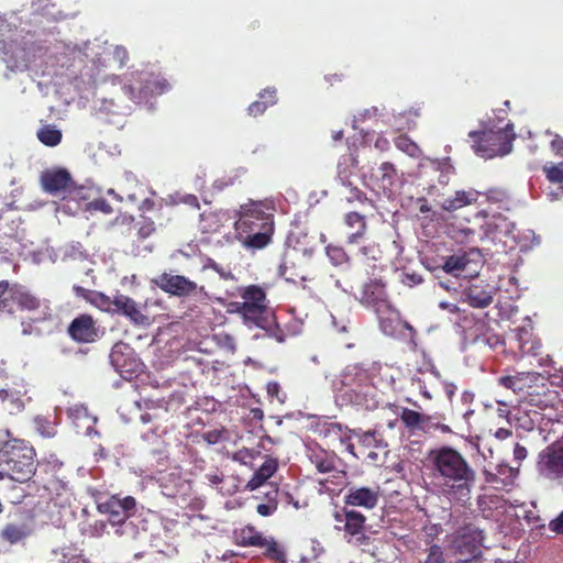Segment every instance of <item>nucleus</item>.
<instances>
[{"mask_svg":"<svg viewBox=\"0 0 563 563\" xmlns=\"http://www.w3.org/2000/svg\"><path fill=\"white\" fill-rule=\"evenodd\" d=\"M434 487L449 501L465 506L472 498L477 473L468 460L456 449L443 445L428 454Z\"/></svg>","mask_w":563,"mask_h":563,"instance_id":"f257e3e1","label":"nucleus"},{"mask_svg":"<svg viewBox=\"0 0 563 563\" xmlns=\"http://www.w3.org/2000/svg\"><path fill=\"white\" fill-rule=\"evenodd\" d=\"M235 238L247 250H262L273 239L274 214L261 202H251L241 207L235 221Z\"/></svg>","mask_w":563,"mask_h":563,"instance_id":"f03ea898","label":"nucleus"},{"mask_svg":"<svg viewBox=\"0 0 563 563\" xmlns=\"http://www.w3.org/2000/svg\"><path fill=\"white\" fill-rule=\"evenodd\" d=\"M7 440L0 445V479L18 483L31 481L37 471L36 451L26 440L14 438L5 430Z\"/></svg>","mask_w":563,"mask_h":563,"instance_id":"7ed1b4c3","label":"nucleus"},{"mask_svg":"<svg viewBox=\"0 0 563 563\" xmlns=\"http://www.w3.org/2000/svg\"><path fill=\"white\" fill-rule=\"evenodd\" d=\"M31 31L16 30L12 35L0 41L2 62L11 70H26L34 60L40 45Z\"/></svg>","mask_w":563,"mask_h":563,"instance_id":"20e7f679","label":"nucleus"},{"mask_svg":"<svg viewBox=\"0 0 563 563\" xmlns=\"http://www.w3.org/2000/svg\"><path fill=\"white\" fill-rule=\"evenodd\" d=\"M468 136L473 140L472 148L478 156L492 158L510 153L516 134L514 125L507 123L498 130L471 131Z\"/></svg>","mask_w":563,"mask_h":563,"instance_id":"39448f33","label":"nucleus"},{"mask_svg":"<svg viewBox=\"0 0 563 563\" xmlns=\"http://www.w3.org/2000/svg\"><path fill=\"white\" fill-rule=\"evenodd\" d=\"M484 534L474 525L461 527L452 541V548L457 556V563H482Z\"/></svg>","mask_w":563,"mask_h":563,"instance_id":"423d86ee","label":"nucleus"},{"mask_svg":"<svg viewBox=\"0 0 563 563\" xmlns=\"http://www.w3.org/2000/svg\"><path fill=\"white\" fill-rule=\"evenodd\" d=\"M245 310V323L262 327L267 312V298L265 290L258 285H249L239 290Z\"/></svg>","mask_w":563,"mask_h":563,"instance_id":"0eeeda50","label":"nucleus"},{"mask_svg":"<svg viewBox=\"0 0 563 563\" xmlns=\"http://www.w3.org/2000/svg\"><path fill=\"white\" fill-rule=\"evenodd\" d=\"M109 358L115 372L126 380H131L142 372L143 363L128 343L117 342L111 349Z\"/></svg>","mask_w":563,"mask_h":563,"instance_id":"6e6552de","label":"nucleus"},{"mask_svg":"<svg viewBox=\"0 0 563 563\" xmlns=\"http://www.w3.org/2000/svg\"><path fill=\"white\" fill-rule=\"evenodd\" d=\"M371 385L368 372L357 365L346 366L340 374L335 386L344 391L352 401H357L358 397Z\"/></svg>","mask_w":563,"mask_h":563,"instance_id":"1a4fd4ad","label":"nucleus"},{"mask_svg":"<svg viewBox=\"0 0 563 563\" xmlns=\"http://www.w3.org/2000/svg\"><path fill=\"white\" fill-rule=\"evenodd\" d=\"M153 282L161 290L170 296L189 297L198 294L207 296L203 286H198L197 283L184 275L162 273Z\"/></svg>","mask_w":563,"mask_h":563,"instance_id":"9d476101","label":"nucleus"},{"mask_svg":"<svg viewBox=\"0 0 563 563\" xmlns=\"http://www.w3.org/2000/svg\"><path fill=\"white\" fill-rule=\"evenodd\" d=\"M537 470L547 479L563 478V442H554L539 453Z\"/></svg>","mask_w":563,"mask_h":563,"instance_id":"9b49d317","label":"nucleus"},{"mask_svg":"<svg viewBox=\"0 0 563 563\" xmlns=\"http://www.w3.org/2000/svg\"><path fill=\"white\" fill-rule=\"evenodd\" d=\"M98 511L109 516L111 525L122 526L129 518L134 516L136 511V500L132 496L120 498L118 495H112L103 503H99Z\"/></svg>","mask_w":563,"mask_h":563,"instance_id":"f8f14e48","label":"nucleus"},{"mask_svg":"<svg viewBox=\"0 0 563 563\" xmlns=\"http://www.w3.org/2000/svg\"><path fill=\"white\" fill-rule=\"evenodd\" d=\"M360 302L371 308L375 313H383L390 310V301L386 290V283L380 277L371 278L363 285Z\"/></svg>","mask_w":563,"mask_h":563,"instance_id":"ddd939ff","label":"nucleus"},{"mask_svg":"<svg viewBox=\"0 0 563 563\" xmlns=\"http://www.w3.org/2000/svg\"><path fill=\"white\" fill-rule=\"evenodd\" d=\"M11 303H15L21 310L40 311L41 317L36 319L37 321H44L52 317L49 306L20 284L11 286Z\"/></svg>","mask_w":563,"mask_h":563,"instance_id":"4468645a","label":"nucleus"},{"mask_svg":"<svg viewBox=\"0 0 563 563\" xmlns=\"http://www.w3.org/2000/svg\"><path fill=\"white\" fill-rule=\"evenodd\" d=\"M369 180L373 190L391 197L400 183V176L394 164L384 162L373 170Z\"/></svg>","mask_w":563,"mask_h":563,"instance_id":"2eb2a0df","label":"nucleus"},{"mask_svg":"<svg viewBox=\"0 0 563 563\" xmlns=\"http://www.w3.org/2000/svg\"><path fill=\"white\" fill-rule=\"evenodd\" d=\"M67 334L77 343H93L99 339L100 330L92 316L81 313L69 323Z\"/></svg>","mask_w":563,"mask_h":563,"instance_id":"dca6fc26","label":"nucleus"},{"mask_svg":"<svg viewBox=\"0 0 563 563\" xmlns=\"http://www.w3.org/2000/svg\"><path fill=\"white\" fill-rule=\"evenodd\" d=\"M112 302V312L125 317L132 324L145 325L150 323L148 317L133 298L123 294H117Z\"/></svg>","mask_w":563,"mask_h":563,"instance_id":"f3484780","label":"nucleus"},{"mask_svg":"<svg viewBox=\"0 0 563 563\" xmlns=\"http://www.w3.org/2000/svg\"><path fill=\"white\" fill-rule=\"evenodd\" d=\"M379 486H352L344 495V504L353 507H363L365 509H374L379 501Z\"/></svg>","mask_w":563,"mask_h":563,"instance_id":"a211bd4d","label":"nucleus"},{"mask_svg":"<svg viewBox=\"0 0 563 563\" xmlns=\"http://www.w3.org/2000/svg\"><path fill=\"white\" fill-rule=\"evenodd\" d=\"M158 482L167 497L185 496L190 490V482L184 477L179 467L161 473Z\"/></svg>","mask_w":563,"mask_h":563,"instance_id":"6ab92c4d","label":"nucleus"},{"mask_svg":"<svg viewBox=\"0 0 563 563\" xmlns=\"http://www.w3.org/2000/svg\"><path fill=\"white\" fill-rule=\"evenodd\" d=\"M40 183L45 192L55 195L67 190L73 185L71 175L64 168L44 170L40 176Z\"/></svg>","mask_w":563,"mask_h":563,"instance_id":"aec40b11","label":"nucleus"},{"mask_svg":"<svg viewBox=\"0 0 563 563\" xmlns=\"http://www.w3.org/2000/svg\"><path fill=\"white\" fill-rule=\"evenodd\" d=\"M465 301L473 308H486L494 299V287L484 280H475L463 292Z\"/></svg>","mask_w":563,"mask_h":563,"instance_id":"412c9836","label":"nucleus"},{"mask_svg":"<svg viewBox=\"0 0 563 563\" xmlns=\"http://www.w3.org/2000/svg\"><path fill=\"white\" fill-rule=\"evenodd\" d=\"M308 459L319 473L325 474L336 470L338 455L316 445L308 449Z\"/></svg>","mask_w":563,"mask_h":563,"instance_id":"4be33fe9","label":"nucleus"},{"mask_svg":"<svg viewBox=\"0 0 563 563\" xmlns=\"http://www.w3.org/2000/svg\"><path fill=\"white\" fill-rule=\"evenodd\" d=\"M145 70H137L131 74L128 82L123 86V91L130 100L135 103L147 101L144 80H146Z\"/></svg>","mask_w":563,"mask_h":563,"instance_id":"5701e85b","label":"nucleus"},{"mask_svg":"<svg viewBox=\"0 0 563 563\" xmlns=\"http://www.w3.org/2000/svg\"><path fill=\"white\" fill-rule=\"evenodd\" d=\"M336 521H344V531L351 537L364 534L366 517L356 510H343V515H335Z\"/></svg>","mask_w":563,"mask_h":563,"instance_id":"b1692460","label":"nucleus"},{"mask_svg":"<svg viewBox=\"0 0 563 563\" xmlns=\"http://www.w3.org/2000/svg\"><path fill=\"white\" fill-rule=\"evenodd\" d=\"M481 195L479 191L474 189L457 190L453 197L444 199L442 208L450 212L459 210L465 206L475 203Z\"/></svg>","mask_w":563,"mask_h":563,"instance_id":"393cba45","label":"nucleus"},{"mask_svg":"<svg viewBox=\"0 0 563 563\" xmlns=\"http://www.w3.org/2000/svg\"><path fill=\"white\" fill-rule=\"evenodd\" d=\"M278 462L274 457H266L265 462L255 471L246 487L254 490L269 479L277 471Z\"/></svg>","mask_w":563,"mask_h":563,"instance_id":"a878e982","label":"nucleus"},{"mask_svg":"<svg viewBox=\"0 0 563 563\" xmlns=\"http://www.w3.org/2000/svg\"><path fill=\"white\" fill-rule=\"evenodd\" d=\"M343 222L350 230L347 233V242L351 244L356 243L366 232L367 224L365 217L358 212H347L344 216Z\"/></svg>","mask_w":563,"mask_h":563,"instance_id":"bb28decb","label":"nucleus"},{"mask_svg":"<svg viewBox=\"0 0 563 563\" xmlns=\"http://www.w3.org/2000/svg\"><path fill=\"white\" fill-rule=\"evenodd\" d=\"M542 170L545 178L551 185H555L556 189L550 192L552 199L556 200L563 197V163H547Z\"/></svg>","mask_w":563,"mask_h":563,"instance_id":"cd10ccee","label":"nucleus"},{"mask_svg":"<svg viewBox=\"0 0 563 563\" xmlns=\"http://www.w3.org/2000/svg\"><path fill=\"white\" fill-rule=\"evenodd\" d=\"M31 533L32 528L30 525L25 522H9L3 527L0 536L3 541L9 542L10 544H15L27 538Z\"/></svg>","mask_w":563,"mask_h":563,"instance_id":"c85d7f7f","label":"nucleus"},{"mask_svg":"<svg viewBox=\"0 0 563 563\" xmlns=\"http://www.w3.org/2000/svg\"><path fill=\"white\" fill-rule=\"evenodd\" d=\"M236 544L241 547H264L265 537L253 526H245L234 531Z\"/></svg>","mask_w":563,"mask_h":563,"instance_id":"c756f323","label":"nucleus"},{"mask_svg":"<svg viewBox=\"0 0 563 563\" xmlns=\"http://www.w3.org/2000/svg\"><path fill=\"white\" fill-rule=\"evenodd\" d=\"M145 76H147L146 80H144L147 99L169 90V82L161 74L145 70Z\"/></svg>","mask_w":563,"mask_h":563,"instance_id":"7c9ffc66","label":"nucleus"},{"mask_svg":"<svg viewBox=\"0 0 563 563\" xmlns=\"http://www.w3.org/2000/svg\"><path fill=\"white\" fill-rule=\"evenodd\" d=\"M538 376L536 373L518 372L516 375L500 376L498 384L507 389H511L514 393L521 391L526 386V380L536 379Z\"/></svg>","mask_w":563,"mask_h":563,"instance_id":"2f4dec72","label":"nucleus"},{"mask_svg":"<svg viewBox=\"0 0 563 563\" xmlns=\"http://www.w3.org/2000/svg\"><path fill=\"white\" fill-rule=\"evenodd\" d=\"M278 273L279 276L289 283L296 284L298 280L305 279L301 272L295 267V262L288 253L284 254L282 263L279 264Z\"/></svg>","mask_w":563,"mask_h":563,"instance_id":"473e14b6","label":"nucleus"},{"mask_svg":"<svg viewBox=\"0 0 563 563\" xmlns=\"http://www.w3.org/2000/svg\"><path fill=\"white\" fill-rule=\"evenodd\" d=\"M470 263V258L466 252L455 253L444 260L442 268L445 273L452 275H459L463 272L467 264Z\"/></svg>","mask_w":563,"mask_h":563,"instance_id":"72a5a7b5","label":"nucleus"},{"mask_svg":"<svg viewBox=\"0 0 563 563\" xmlns=\"http://www.w3.org/2000/svg\"><path fill=\"white\" fill-rule=\"evenodd\" d=\"M352 434L354 438H356L360 442V444L365 449H379V448H386L387 444L378 438L377 431H363L362 429H355L352 431Z\"/></svg>","mask_w":563,"mask_h":563,"instance_id":"f704fd0d","label":"nucleus"},{"mask_svg":"<svg viewBox=\"0 0 563 563\" xmlns=\"http://www.w3.org/2000/svg\"><path fill=\"white\" fill-rule=\"evenodd\" d=\"M53 554L60 556V563H90L78 550L73 545H64L53 550Z\"/></svg>","mask_w":563,"mask_h":563,"instance_id":"c9c22d12","label":"nucleus"},{"mask_svg":"<svg viewBox=\"0 0 563 563\" xmlns=\"http://www.w3.org/2000/svg\"><path fill=\"white\" fill-rule=\"evenodd\" d=\"M36 136L42 144L49 147L58 145L63 137L62 132L52 124H46L38 129Z\"/></svg>","mask_w":563,"mask_h":563,"instance_id":"e433bc0d","label":"nucleus"},{"mask_svg":"<svg viewBox=\"0 0 563 563\" xmlns=\"http://www.w3.org/2000/svg\"><path fill=\"white\" fill-rule=\"evenodd\" d=\"M442 415L434 413V415H424L423 413V421L421 426V430L424 432L430 431H440L443 434L452 433V429L450 426L442 422Z\"/></svg>","mask_w":563,"mask_h":563,"instance_id":"4c0bfd02","label":"nucleus"},{"mask_svg":"<svg viewBox=\"0 0 563 563\" xmlns=\"http://www.w3.org/2000/svg\"><path fill=\"white\" fill-rule=\"evenodd\" d=\"M264 543V556L277 563H287L286 553L284 549L275 541V539L265 538Z\"/></svg>","mask_w":563,"mask_h":563,"instance_id":"58836bf2","label":"nucleus"},{"mask_svg":"<svg viewBox=\"0 0 563 563\" xmlns=\"http://www.w3.org/2000/svg\"><path fill=\"white\" fill-rule=\"evenodd\" d=\"M399 417L407 429L411 431L417 429L421 430L423 413H420L409 408H402Z\"/></svg>","mask_w":563,"mask_h":563,"instance_id":"ea45409f","label":"nucleus"},{"mask_svg":"<svg viewBox=\"0 0 563 563\" xmlns=\"http://www.w3.org/2000/svg\"><path fill=\"white\" fill-rule=\"evenodd\" d=\"M376 316L379 320L382 331L387 335H393L396 329V323H398V316L393 307L390 306L389 311L376 313Z\"/></svg>","mask_w":563,"mask_h":563,"instance_id":"a19ab883","label":"nucleus"},{"mask_svg":"<svg viewBox=\"0 0 563 563\" xmlns=\"http://www.w3.org/2000/svg\"><path fill=\"white\" fill-rule=\"evenodd\" d=\"M37 466H40L41 473L44 472L46 474H52L53 478L60 481L59 472L62 471L64 463L55 455H51L43 462H37Z\"/></svg>","mask_w":563,"mask_h":563,"instance_id":"79ce46f5","label":"nucleus"},{"mask_svg":"<svg viewBox=\"0 0 563 563\" xmlns=\"http://www.w3.org/2000/svg\"><path fill=\"white\" fill-rule=\"evenodd\" d=\"M277 495H278V489H273L271 493H267L266 494L267 503L257 505V507H256L257 514L263 517H268V516L274 515L278 507Z\"/></svg>","mask_w":563,"mask_h":563,"instance_id":"37998d69","label":"nucleus"},{"mask_svg":"<svg viewBox=\"0 0 563 563\" xmlns=\"http://www.w3.org/2000/svg\"><path fill=\"white\" fill-rule=\"evenodd\" d=\"M325 250L329 260L335 266L346 264L350 260L347 253L342 246L330 244Z\"/></svg>","mask_w":563,"mask_h":563,"instance_id":"c03bdc74","label":"nucleus"},{"mask_svg":"<svg viewBox=\"0 0 563 563\" xmlns=\"http://www.w3.org/2000/svg\"><path fill=\"white\" fill-rule=\"evenodd\" d=\"M89 297V301L98 307L99 309L106 312H112L113 310V298L111 299L109 296L101 291H91Z\"/></svg>","mask_w":563,"mask_h":563,"instance_id":"a18cd8bd","label":"nucleus"},{"mask_svg":"<svg viewBox=\"0 0 563 563\" xmlns=\"http://www.w3.org/2000/svg\"><path fill=\"white\" fill-rule=\"evenodd\" d=\"M11 286L8 280L0 282V311L13 312Z\"/></svg>","mask_w":563,"mask_h":563,"instance_id":"49530a36","label":"nucleus"},{"mask_svg":"<svg viewBox=\"0 0 563 563\" xmlns=\"http://www.w3.org/2000/svg\"><path fill=\"white\" fill-rule=\"evenodd\" d=\"M35 428L36 431L43 437V438H53L56 434L55 424L51 422L48 419L43 417H36L35 420Z\"/></svg>","mask_w":563,"mask_h":563,"instance_id":"de8ad7c7","label":"nucleus"},{"mask_svg":"<svg viewBox=\"0 0 563 563\" xmlns=\"http://www.w3.org/2000/svg\"><path fill=\"white\" fill-rule=\"evenodd\" d=\"M394 142L398 150L410 156H415L419 151L417 144L405 134L397 136Z\"/></svg>","mask_w":563,"mask_h":563,"instance_id":"09e8293b","label":"nucleus"},{"mask_svg":"<svg viewBox=\"0 0 563 563\" xmlns=\"http://www.w3.org/2000/svg\"><path fill=\"white\" fill-rule=\"evenodd\" d=\"M346 195H345V199L347 202L350 203H353V202H360V203H364L366 201H368V198L366 197V194L364 191H362L360 188L355 187V186H352V184H349L346 186Z\"/></svg>","mask_w":563,"mask_h":563,"instance_id":"8fccbe9b","label":"nucleus"},{"mask_svg":"<svg viewBox=\"0 0 563 563\" xmlns=\"http://www.w3.org/2000/svg\"><path fill=\"white\" fill-rule=\"evenodd\" d=\"M526 336H530V333L528 331H526L525 329H519L517 334H516V340L518 342V349L520 350V352L522 354H528V353H534V342L531 343L530 346H528V339H526Z\"/></svg>","mask_w":563,"mask_h":563,"instance_id":"3c124183","label":"nucleus"},{"mask_svg":"<svg viewBox=\"0 0 563 563\" xmlns=\"http://www.w3.org/2000/svg\"><path fill=\"white\" fill-rule=\"evenodd\" d=\"M88 209L91 211H99L104 214H111L113 212L112 207L104 198L93 199L88 203Z\"/></svg>","mask_w":563,"mask_h":563,"instance_id":"603ef678","label":"nucleus"},{"mask_svg":"<svg viewBox=\"0 0 563 563\" xmlns=\"http://www.w3.org/2000/svg\"><path fill=\"white\" fill-rule=\"evenodd\" d=\"M424 563H444V554L442 548L438 544H433L428 550L427 559Z\"/></svg>","mask_w":563,"mask_h":563,"instance_id":"864d4df0","label":"nucleus"},{"mask_svg":"<svg viewBox=\"0 0 563 563\" xmlns=\"http://www.w3.org/2000/svg\"><path fill=\"white\" fill-rule=\"evenodd\" d=\"M258 99L272 107L277 102V91L275 88H266L258 93Z\"/></svg>","mask_w":563,"mask_h":563,"instance_id":"5fc2aeb1","label":"nucleus"},{"mask_svg":"<svg viewBox=\"0 0 563 563\" xmlns=\"http://www.w3.org/2000/svg\"><path fill=\"white\" fill-rule=\"evenodd\" d=\"M439 167L442 170V175L440 176L439 181L441 184H448L449 183V174H452L454 172V167L451 164L450 157H446L441 163H439Z\"/></svg>","mask_w":563,"mask_h":563,"instance_id":"6e6d98bb","label":"nucleus"},{"mask_svg":"<svg viewBox=\"0 0 563 563\" xmlns=\"http://www.w3.org/2000/svg\"><path fill=\"white\" fill-rule=\"evenodd\" d=\"M486 200L493 203H500L507 199V194L500 189H490L484 194Z\"/></svg>","mask_w":563,"mask_h":563,"instance_id":"4d7b16f0","label":"nucleus"},{"mask_svg":"<svg viewBox=\"0 0 563 563\" xmlns=\"http://www.w3.org/2000/svg\"><path fill=\"white\" fill-rule=\"evenodd\" d=\"M548 135H552L553 139L551 141V150L555 155L563 157V137L559 134H554L551 131H547Z\"/></svg>","mask_w":563,"mask_h":563,"instance_id":"13d9d810","label":"nucleus"},{"mask_svg":"<svg viewBox=\"0 0 563 563\" xmlns=\"http://www.w3.org/2000/svg\"><path fill=\"white\" fill-rule=\"evenodd\" d=\"M255 456V452L249 449L239 450L233 454V460L242 464H247Z\"/></svg>","mask_w":563,"mask_h":563,"instance_id":"bf43d9fd","label":"nucleus"},{"mask_svg":"<svg viewBox=\"0 0 563 563\" xmlns=\"http://www.w3.org/2000/svg\"><path fill=\"white\" fill-rule=\"evenodd\" d=\"M267 108L268 107L265 104V102H263L258 99L249 106L247 111H249L250 115L258 117V115H262L266 111Z\"/></svg>","mask_w":563,"mask_h":563,"instance_id":"052dcab7","label":"nucleus"},{"mask_svg":"<svg viewBox=\"0 0 563 563\" xmlns=\"http://www.w3.org/2000/svg\"><path fill=\"white\" fill-rule=\"evenodd\" d=\"M361 252L364 256L367 257V260H373L374 262H377L379 260L380 251L376 245H367L363 246L361 249Z\"/></svg>","mask_w":563,"mask_h":563,"instance_id":"680f3d73","label":"nucleus"},{"mask_svg":"<svg viewBox=\"0 0 563 563\" xmlns=\"http://www.w3.org/2000/svg\"><path fill=\"white\" fill-rule=\"evenodd\" d=\"M549 529L556 534H563V511L549 522Z\"/></svg>","mask_w":563,"mask_h":563,"instance_id":"e2e57ef3","label":"nucleus"},{"mask_svg":"<svg viewBox=\"0 0 563 563\" xmlns=\"http://www.w3.org/2000/svg\"><path fill=\"white\" fill-rule=\"evenodd\" d=\"M243 301H232L228 306V311L230 313H238L245 321V310L243 309Z\"/></svg>","mask_w":563,"mask_h":563,"instance_id":"0e129e2a","label":"nucleus"},{"mask_svg":"<svg viewBox=\"0 0 563 563\" xmlns=\"http://www.w3.org/2000/svg\"><path fill=\"white\" fill-rule=\"evenodd\" d=\"M423 282V278L421 275L416 273H406L404 276V283L410 287L419 285Z\"/></svg>","mask_w":563,"mask_h":563,"instance_id":"69168bd1","label":"nucleus"},{"mask_svg":"<svg viewBox=\"0 0 563 563\" xmlns=\"http://www.w3.org/2000/svg\"><path fill=\"white\" fill-rule=\"evenodd\" d=\"M527 454H528L527 449L523 445L516 443V445L514 448L515 460L521 462L527 457Z\"/></svg>","mask_w":563,"mask_h":563,"instance_id":"338daca9","label":"nucleus"},{"mask_svg":"<svg viewBox=\"0 0 563 563\" xmlns=\"http://www.w3.org/2000/svg\"><path fill=\"white\" fill-rule=\"evenodd\" d=\"M269 335L279 343H283L286 339L284 331L278 325L269 331Z\"/></svg>","mask_w":563,"mask_h":563,"instance_id":"774afa93","label":"nucleus"}]
</instances>
